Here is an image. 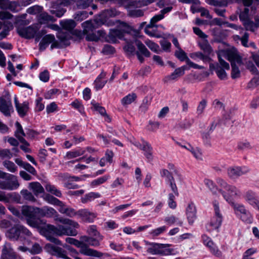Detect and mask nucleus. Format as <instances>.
I'll list each match as a JSON object with an SVG mask.
<instances>
[{"mask_svg": "<svg viewBox=\"0 0 259 259\" xmlns=\"http://www.w3.org/2000/svg\"><path fill=\"white\" fill-rule=\"evenodd\" d=\"M37 216L40 217L54 218L56 222L61 223L65 225H59L55 226L48 224L45 227V236L48 240L57 245H62V242L57 238L51 236V234L61 236L63 235L75 236L77 232L75 229L79 228L78 223L72 220L60 217L57 211L53 208L48 206L38 207Z\"/></svg>", "mask_w": 259, "mask_h": 259, "instance_id": "obj_1", "label": "nucleus"}, {"mask_svg": "<svg viewBox=\"0 0 259 259\" xmlns=\"http://www.w3.org/2000/svg\"><path fill=\"white\" fill-rule=\"evenodd\" d=\"M217 183L220 187L219 193H221L224 199L228 202V199L232 202H235L234 198H239L241 196L240 190L236 186L228 184L225 180L218 178Z\"/></svg>", "mask_w": 259, "mask_h": 259, "instance_id": "obj_2", "label": "nucleus"}, {"mask_svg": "<svg viewBox=\"0 0 259 259\" xmlns=\"http://www.w3.org/2000/svg\"><path fill=\"white\" fill-rule=\"evenodd\" d=\"M228 203L233 209L235 215L243 222L247 224L252 222L253 218L250 212L247 210L244 205L236 202H232L231 200H227Z\"/></svg>", "mask_w": 259, "mask_h": 259, "instance_id": "obj_3", "label": "nucleus"}, {"mask_svg": "<svg viewBox=\"0 0 259 259\" xmlns=\"http://www.w3.org/2000/svg\"><path fill=\"white\" fill-rule=\"evenodd\" d=\"M31 233L24 226L17 225L8 230L6 236L10 239L17 241L19 238L26 239L31 236Z\"/></svg>", "mask_w": 259, "mask_h": 259, "instance_id": "obj_4", "label": "nucleus"}, {"mask_svg": "<svg viewBox=\"0 0 259 259\" xmlns=\"http://www.w3.org/2000/svg\"><path fill=\"white\" fill-rule=\"evenodd\" d=\"M66 241L79 248V252L85 255L99 257L103 255L102 253L89 248L82 241H79L74 238L68 237L66 238Z\"/></svg>", "mask_w": 259, "mask_h": 259, "instance_id": "obj_5", "label": "nucleus"}, {"mask_svg": "<svg viewBox=\"0 0 259 259\" xmlns=\"http://www.w3.org/2000/svg\"><path fill=\"white\" fill-rule=\"evenodd\" d=\"M37 207L23 205L22 206L21 212L26 217L27 224L34 228H37L39 225V219L36 218L37 216Z\"/></svg>", "mask_w": 259, "mask_h": 259, "instance_id": "obj_6", "label": "nucleus"}, {"mask_svg": "<svg viewBox=\"0 0 259 259\" xmlns=\"http://www.w3.org/2000/svg\"><path fill=\"white\" fill-rule=\"evenodd\" d=\"M99 24L97 20H88L82 24L83 33L87 34L86 39L90 41H97L99 38L94 33H91L96 29Z\"/></svg>", "mask_w": 259, "mask_h": 259, "instance_id": "obj_7", "label": "nucleus"}, {"mask_svg": "<svg viewBox=\"0 0 259 259\" xmlns=\"http://www.w3.org/2000/svg\"><path fill=\"white\" fill-rule=\"evenodd\" d=\"M228 60L231 62L232 66V78L233 79L239 78L240 76L239 66L242 63L241 57L236 54H230L228 56Z\"/></svg>", "mask_w": 259, "mask_h": 259, "instance_id": "obj_8", "label": "nucleus"}, {"mask_svg": "<svg viewBox=\"0 0 259 259\" xmlns=\"http://www.w3.org/2000/svg\"><path fill=\"white\" fill-rule=\"evenodd\" d=\"M119 25L118 28L111 30L108 36L113 41H114L116 37L122 38L124 37V34L131 32V27L125 22H118Z\"/></svg>", "mask_w": 259, "mask_h": 259, "instance_id": "obj_9", "label": "nucleus"}, {"mask_svg": "<svg viewBox=\"0 0 259 259\" xmlns=\"http://www.w3.org/2000/svg\"><path fill=\"white\" fill-rule=\"evenodd\" d=\"M4 180H0V189L13 190L17 189L20 186L17 177L9 174Z\"/></svg>", "mask_w": 259, "mask_h": 259, "instance_id": "obj_10", "label": "nucleus"}, {"mask_svg": "<svg viewBox=\"0 0 259 259\" xmlns=\"http://www.w3.org/2000/svg\"><path fill=\"white\" fill-rule=\"evenodd\" d=\"M249 171L250 169L246 166H232L228 168L227 174L231 180H236Z\"/></svg>", "mask_w": 259, "mask_h": 259, "instance_id": "obj_11", "label": "nucleus"}, {"mask_svg": "<svg viewBox=\"0 0 259 259\" xmlns=\"http://www.w3.org/2000/svg\"><path fill=\"white\" fill-rule=\"evenodd\" d=\"M214 215L211 219L208 226L211 229H215L220 227L222 224L223 216L220 212L219 202L215 200L213 202Z\"/></svg>", "mask_w": 259, "mask_h": 259, "instance_id": "obj_12", "label": "nucleus"}, {"mask_svg": "<svg viewBox=\"0 0 259 259\" xmlns=\"http://www.w3.org/2000/svg\"><path fill=\"white\" fill-rule=\"evenodd\" d=\"M217 54L219 63L217 64L216 73L221 79H226L227 77V74L225 70H229L230 65L228 63L222 58L220 52Z\"/></svg>", "mask_w": 259, "mask_h": 259, "instance_id": "obj_13", "label": "nucleus"}, {"mask_svg": "<svg viewBox=\"0 0 259 259\" xmlns=\"http://www.w3.org/2000/svg\"><path fill=\"white\" fill-rule=\"evenodd\" d=\"M119 12L117 11L115 9L106 10L101 14L99 21H100V24H106L108 26L111 25L112 24V22L108 21L107 19L110 17H115L119 15Z\"/></svg>", "mask_w": 259, "mask_h": 259, "instance_id": "obj_14", "label": "nucleus"}, {"mask_svg": "<svg viewBox=\"0 0 259 259\" xmlns=\"http://www.w3.org/2000/svg\"><path fill=\"white\" fill-rule=\"evenodd\" d=\"M37 30L38 28L36 26H30L27 27H18L17 32L21 37L30 39L34 37Z\"/></svg>", "mask_w": 259, "mask_h": 259, "instance_id": "obj_15", "label": "nucleus"}, {"mask_svg": "<svg viewBox=\"0 0 259 259\" xmlns=\"http://www.w3.org/2000/svg\"><path fill=\"white\" fill-rule=\"evenodd\" d=\"M45 249L59 257H61L64 259H71L66 255V251L59 247L55 246L51 244H47L45 247Z\"/></svg>", "mask_w": 259, "mask_h": 259, "instance_id": "obj_16", "label": "nucleus"}, {"mask_svg": "<svg viewBox=\"0 0 259 259\" xmlns=\"http://www.w3.org/2000/svg\"><path fill=\"white\" fill-rule=\"evenodd\" d=\"M77 216L82 221L92 223L97 217V214L88 209H81L77 211Z\"/></svg>", "mask_w": 259, "mask_h": 259, "instance_id": "obj_17", "label": "nucleus"}, {"mask_svg": "<svg viewBox=\"0 0 259 259\" xmlns=\"http://www.w3.org/2000/svg\"><path fill=\"white\" fill-rule=\"evenodd\" d=\"M13 111V106L10 99H5L0 97V111L5 116H9Z\"/></svg>", "mask_w": 259, "mask_h": 259, "instance_id": "obj_18", "label": "nucleus"}, {"mask_svg": "<svg viewBox=\"0 0 259 259\" xmlns=\"http://www.w3.org/2000/svg\"><path fill=\"white\" fill-rule=\"evenodd\" d=\"M172 9V7H167L161 10L160 13L153 16L150 20L149 24H148V27H154L156 26V23L164 17V15L170 12Z\"/></svg>", "mask_w": 259, "mask_h": 259, "instance_id": "obj_19", "label": "nucleus"}, {"mask_svg": "<svg viewBox=\"0 0 259 259\" xmlns=\"http://www.w3.org/2000/svg\"><path fill=\"white\" fill-rule=\"evenodd\" d=\"M245 200L252 206H255L259 203V200L257 198L256 193L251 190L246 191L243 196Z\"/></svg>", "mask_w": 259, "mask_h": 259, "instance_id": "obj_20", "label": "nucleus"}, {"mask_svg": "<svg viewBox=\"0 0 259 259\" xmlns=\"http://www.w3.org/2000/svg\"><path fill=\"white\" fill-rule=\"evenodd\" d=\"M179 145L182 148H184L187 150L189 151L193 156L198 160H202L203 156L201 150L198 147H193L190 144H186L185 145H182L179 144Z\"/></svg>", "mask_w": 259, "mask_h": 259, "instance_id": "obj_21", "label": "nucleus"}, {"mask_svg": "<svg viewBox=\"0 0 259 259\" xmlns=\"http://www.w3.org/2000/svg\"><path fill=\"white\" fill-rule=\"evenodd\" d=\"M14 102L19 114L21 116H24L29 110V103L27 101H25L23 103L20 104L16 96L15 97Z\"/></svg>", "mask_w": 259, "mask_h": 259, "instance_id": "obj_22", "label": "nucleus"}, {"mask_svg": "<svg viewBox=\"0 0 259 259\" xmlns=\"http://www.w3.org/2000/svg\"><path fill=\"white\" fill-rule=\"evenodd\" d=\"M234 38L235 40H240L242 45L246 48L250 47L253 49H256V45L253 42H250L249 44L248 43L249 39V34L247 32H245L243 34V35L241 37L237 35H235L234 36Z\"/></svg>", "mask_w": 259, "mask_h": 259, "instance_id": "obj_23", "label": "nucleus"}, {"mask_svg": "<svg viewBox=\"0 0 259 259\" xmlns=\"http://www.w3.org/2000/svg\"><path fill=\"white\" fill-rule=\"evenodd\" d=\"M185 70V67L184 66L176 69L174 72L165 77L164 81L168 82L177 79L184 74Z\"/></svg>", "mask_w": 259, "mask_h": 259, "instance_id": "obj_24", "label": "nucleus"}, {"mask_svg": "<svg viewBox=\"0 0 259 259\" xmlns=\"http://www.w3.org/2000/svg\"><path fill=\"white\" fill-rule=\"evenodd\" d=\"M187 218L189 223H193L196 218V210L194 204L190 203L186 209Z\"/></svg>", "mask_w": 259, "mask_h": 259, "instance_id": "obj_25", "label": "nucleus"}, {"mask_svg": "<svg viewBox=\"0 0 259 259\" xmlns=\"http://www.w3.org/2000/svg\"><path fill=\"white\" fill-rule=\"evenodd\" d=\"M71 32L68 31H64L62 30L58 32L57 37L65 46L69 45V40L71 38Z\"/></svg>", "mask_w": 259, "mask_h": 259, "instance_id": "obj_26", "label": "nucleus"}, {"mask_svg": "<svg viewBox=\"0 0 259 259\" xmlns=\"http://www.w3.org/2000/svg\"><path fill=\"white\" fill-rule=\"evenodd\" d=\"M59 207V211L62 214H65L70 218L77 215V211H75L74 209L71 207H67L63 202H62V205Z\"/></svg>", "mask_w": 259, "mask_h": 259, "instance_id": "obj_27", "label": "nucleus"}, {"mask_svg": "<svg viewBox=\"0 0 259 259\" xmlns=\"http://www.w3.org/2000/svg\"><path fill=\"white\" fill-rule=\"evenodd\" d=\"M141 149L144 152V155L147 159L148 162H151L153 159L152 147L150 144L144 142Z\"/></svg>", "mask_w": 259, "mask_h": 259, "instance_id": "obj_28", "label": "nucleus"}, {"mask_svg": "<svg viewBox=\"0 0 259 259\" xmlns=\"http://www.w3.org/2000/svg\"><path fill=\"white\" fill-rule=\"evenodd\" d=\"M37 18L38 22L41 24H47L49 22H54L56 20L53 16L42 11L37 16Z\"/></svg>", "mask_w": 259, "mask_h": 259, "instance_id": "obj_29", "label": "nucleus"}, {"mask_svg": "<svg viewBox=\"0 0 259 259\" xmlns=\"http://www.w3.org/2000/svg\"><path fill=\"white\" fill-rule=\"evenodd\" d=\"M85 150L82 148H78L77 149H73L71 151H68L65 156H64L66 159H70L75 158L84 154Z\"/></svg>", "mask_w": 259, "mask_h": 259, "instance_id": "obj_30", "label": "nucleus"}, {"mask_svg": "<svg viewBox=\"0 0 259 259\" xmlns=\"http://www.w3.org/2000/svg\"><path fill=\"white\" fill-rule=\"evenodd\" d=\"M81 239L88 247L89 245L98 246L100 245V241L102 240V237L99 235L98 239H95L92 237L83 236Z\"/></svg>", "mask_w": 259, "mask_h": 259, "instance_id": "obj_31", "label": "nucleus"}, {"mask_svg": "<svg viewBox=\"0 0 259 259\" xmlns=\"http://www.w3.org/2000/svg\"><path fill=\"white\" fill-rule=\"evenodd\" d=\"M55 40V38L53 34H48L45 35L39 43V50L44 51L47 46Z\"/></svg>", "mask_w": 259, "mask_h": 259, "instance_id": "obj_32", "label": "nucleus"}, {"mask_svg": "<svg viewBox=\"0 0 259 259\" xmlns=\"http://www.w3.org/2000/svg\"><path fill=\"white\" fill-rule=\"evenodd\" d=\"M92 109L94 110L98 111L101 115L105 117V121L109 122L111 121L110 117L107 114L105 109L100 106L99 104L95 103V102H92Z\"/></svg>", "mask_w": 259, "mask_h": 259, "instance_id": "obj_33", "label": "nucleus"}, {"mask_svg": "<svg viewBox=\"0 0 259 259\" xmlns=\"http://www.w3.org/2000/svg\"><path fill=\"white\" fill-rule=\"evenodd\" d=\"M28 188L31 190L36 196L44 192V188L39 183L37 182L30 183Z\"/></svg>", "mask_w": 259, "mask_h": 259, "instance_id": "obj_34", "label": "nucleus"}, {"mask_svg": "<svg viewBox=\"0 0 259 259\" xmlns=\"http://www.w3.org/2000/svg\"><path fill=\"white\" fill-rule=\"evenodd\" d=\"M198 45L201 50L208 56L212 53V49L207 40L204 39L199 41Z\"/></svg>", "mask_w": 259, "mask_h": 259, "instance_id": "obj_35", "label": "nucleus"}, {"mask_svg": "<svg viewBox=\"0 0 259 259\" xmlns=\"http://www.w3.org/2000/svg\"><path fill=\"white\" fill-rule=\"evenodd\" d=\"M60 25L64 29L68 32L71 31L75 27L76 23L73 20H62L60 22Z\"/></svg>", "mask_w": 259, "mask_h": 259, "instance_id": "obj_36", "label": "nucleus"}, {"mask_svg": "<svg viewBox=\"0 0 259 259\" xmlns=\"http://www.w3.org/2000/svg\"><path fill=\"white\" fill-rule=\"evenodd\" d=\"M137 95L132 93L124 97L121 100V103L123 106H127L133 103L137 99Z\"/></svg>", "mask_w": 259, "mask_h": 259, "instance_id": "obj_37", "label": "nucleus"}, {"mask_svg": "<svg viewBox=\"0 0 259 259\" xmlns=\"http://www.w3.org/2000/svg\"><path fill=\"white\" fill-rule=\"evenodd\" d=\"M101 195L99 193L90 192L85 194L83 197L81 198V201L83 203H87L89 202L92 201L96 198H99Z\"/></svg>", "mask_w": 259, "mask_h": 259, "instance_id": "obj_38", "label": "nucleus"}, {"mask_svg": "<svg viewBox=\"0 0 259 259\" xmlns=\"http://www.w3.org/2000/svg\"><path fill=\"white\" fill-rule=\"evenodd\" d=\"M105 76V74L104 73H101L95 80L94 83L96 90H98L101 89L106 84L107 81L104 80Z\"/></svg>", "mask_w": 259, "mask_h": 259, "instance_id": "obj_39", "label": "nucleus"}, {"mask_svg": "<svg viewBox=\"0 0 259 259\" xmlns=\"http://www.w3.org/2000/svg\"><path fill=\"white\" fill-rule=\"evenodd\" d=\"M205 185L209 188L213 194L217 195L219 193V189L213 182L209 179H205L204 181Z\"/></svg>", "mask_w": 259, "mask_h": 259, "instance_id": "obj_40", "label": "nucleus"}, {"mask_svg": "<svg viewBox=\"0 0 259 259\" xmlns=\"http://www.w3.org/2000/svg\"><path fill=\"white\" fill-rule=\"evenodd\" d=\"M207 101L205 99H202L198 103L196 108V114L198 116H201L205 111V109L207 106Z\"/></svg>", "mask_w": 259, "mask_h": 259, "instance_id": "obj_41", "label": "nucleus"}, {"mask_svg": "<svg viewBox=\"0 0 259 259\" xmlns=\"http://www.w3.org/2000/svg\"><path fill=\"white\" fill-rule=\"evenodd\" d=\"M44 199L48 203L51 204L57 205L58 206H60L61 205H62V201L50 194L46 195L44 197Z\"/></svg>", "mask_w": 259, "mask_h": 259, "instance_id": "obj_42", "label": "nucleus"}, {"mask_svg": "<svg viewBox=\"0 0 259 259\" xmlns=\"http://www.w3.org/2000/svg\"><path fill=\"white\" fill-rule=\"evenodd\" d=\"M15 125L17 129L15 132V136L20 141L21 140V139H24V137L26 136V134L24 133L22 127L19 122L17 121L15 123Z\"/></svg>", "mask_w": 259, "mask_h": 259, "instance_id": "obj_43", "label": "nucleus"}, {"mask_svg": "<svg viewBox=\"0 0 259 259\" xmlns=\"http://www.w3.org/2000/svg\"><path fill=\"white\" fill-rule=\"evenodd\" d=\"M45 188L48 192L55 195L57 197H61L62 193L61 191L57 189V188L50 184H48L46 185Z\"/></svg>", "mask_w": 259, "mask_h": 259, "instance_id": "obj_44", "label": "nucleus"}, {"mask_svg": "<svg viewBox=\"0 0 259 259\" xmlns=\"http://www.w3.org/2000/svg\"><path fill=\"white\" fill-rule=\"evenodd\" d=\"M164 221L168 225L176 224L179 226H182L183 224L182 221L179 220L178 218L174 215H170L165 217Z\"/></svg>", "mask_w": 259, "mask_h": 259, "instance_id": "obj_45", "label": "nucleus"}, {"mask_svg": "<svg viewBox=\"0 0 259 259\" xmlns=\"http://www.w3.org/2000/svg\"><path fill=\"white\" fill-rule=\"evenodd\" d=\"M136 45L138 48L140 54H142L145 57H149L150 53L146 48V47L140 41H136Z\"/></svg>", "mask_w": 259, "mask_h": 259, "instance_id": "obj_46", "label": "nucleus"}, {"mask_svg": "<svg viewBox=\"0 0 259 259\" xmlns=\"http://www.w3.org/2000/svg\"><path fill=\"white\" fill-rule=\"evenodd\" d=\"M190 57L194 60L198 58L202 60L203 62L208 61L210 60L209 56L201 52H197L191 54L190 55Z\"/></svg>", "mask_w": 259, "mask_h": 259, "instance_id": "obj_47", "label": "nucleus"}, {"mask_svg": "<svg viewBox=\"0 0 259 259\" xmlns=\"http://www.w3.org/2000/svg\"><path fill=\"white\" fill-rule=\"evenodd\" d=\"M245 29L247 31H250L251 32H254L256 30H257V28L255 26L254 22L250 20V19L248 20H246L244 21L243 24Z\"/></svg>", "mask_w": 259, "mask_h": 259, "instance_id": "obj_48", "label": "nucleus"}, {"mask_svg": "<svg viewBox=\"0 0 259 259\" xmlns=\"http://www.w3.org/2000/svg\"><path fill=\"white\" fill-rule=\"evenodd\" d=\"M160 244L151 243L147 249V252L152 254H159Z\"/></svg>", "mask_w": 259, "mask_h": 259, "instance_id": "obj_49", "label": "nucleus"}, {"mask_svg": "<svg viewBox=\"0 0 259 259\" xmlns=\"http://www.w3.org/2000/svg\"><path fill=\"white\" fill-rule=\"evenodd\" d=\"M160 246L159 254L162 255H168L171 254L172 250L168 248V245L160 244Z\"/></svg>", "mask_w": 259, "mask_h": 259, "instance_id": "obj_50", "label": "nucleus"}, {"mask_svg": "<svg viewBox=\"0 0 259 259\" xmlns=\"http://www.w3.org/2000/svg\"><path fill=\"white\" fill-rule=\"evenodd\" d=\"M109 177V176L106 175L94 180L91 183V186L92 187H96L105 183Z\"/></svg>", "mask_w": 259, "mask_h": 259, "instance_id": "obj_51", "label": "nucleus"}, {"mask_svg": "<svg viewBox=\"0 0 259 259\" xmlns=\"http://www.w3.org/2000/svg\"><path fill=\"white\" fill-rule=\"evenodd\" d=\"M3 165L7 170L11 172H15L17 170V167L15 163L9 160H6L3 162Z\"/></svg>", "mask_w": 259, "mask_h": 259, "instance_id": "obj_52", "label": "nucleus"}, {"mask_svg": "<svg viewBox=\"0 0 259 259\" xmlns=\"http://www.w3.org/2000/svg\"><path fill=\"white\" fill-rule=\"evenodd\" d=\"M151 99L148 97H145L140 106V110L143 113H145L148 109L149 106L151 104Z\"/></svg>", "mask_w": 259, "mask_h": 259, "instance_id": "obj_53", "label": "nucleus"}, {"mask_svg": "<svg viewBox=\"0 0 259 259\" xmlns=\"http://www.w3.org/2000/svg\"><path fill=\"white\" fill-rule=\"evenodd\" d=\"M43 8L42 7L35 5L29 8L27 10V12L31 15H39L42 11Z\"/></svg>", "mask_w": 259, "mask_h": 259, "instance_id": "obj_54", "label": "nucleus"}, {"mask_svg": "<svg viewBox=\"0 0 259 259\" xmlns=\"http://www.w3.org/2000/svg\"><path fill=\"white\" fill-rule=\"evenodd\" d=\"M21 194L24 199L30 202H35L36 199L32 194L27 190H23L21 191Z\"/></svg>", "mask_w": 259, "mask_h": 259, "instance_id": "obj_55", "label": "nucleus"}, {"mask_svg": "<svg viewBox=\"0 0 259 259\" xmlns=\"http://www.w3.org/2000/svg\"><path fill=\"white\" fill-rule=\"evenodd\" d=\"M13 157V153L8 149H0V158L2 159H11Z\"/></svg>", "mask_w": 259, "mask_h": 259, "instance_id": "obj_56", "label": "nucleus"}, {"mask_svg": "<svg viewBox=\"0 0 259 259\" xmlns=\"http://www.w3.org/2000/svg\"><path fill=\"white\" fill-rule=\"evenodd\" d=\"M256 249L254 248L248 249L244 252L242 259H255L252 257V255L256 252Z\"/></svg>", "mask_w": 259, "mask_h": 259, "instance_id": "obj_57", "label": "nucleus"}, {"mask_svg": "<svg viewBox=\"0 0 259 259\" xmlns=\"http://www.w3.org/2000/svg\"><path fill=\"white\" fill-rule=\"evenodd\" d=\"M136 41L138 40L134 37L133 40H130V42H127V45L124 47V50L129 54L134 53L135 51V48L133 43L134 42H136Z\"/></svg>", "mask_w": 259, "mask_h": 259, "instance_id": "obj_58", "label": "nucleus"}, {"mask_svg": "<svg viewBox=\"0 0 259 259\" xmlns=\"http://www.w3.org/2000/svg\"><path fill=\"white\" fill-rule=\"evenodd\" d=\"M92 2V0H78L76 6L78 9H83L88 8Z\"/></svg>", "mask_w": 259, "mask_h": 259, "instance_id": "obj_59", "label": "nucleus"}, {"mask_svg": "<svg viewBox=\"0 0 259 259\" xmlns=\"http://www.w3.org/2000/svg\"><path fill=\"white\" fill-rule=\"evenodd\" d=\"M169 186H170L171 191L173 192L174 194L176 195H179V192L178 187L176 185L175 180L174 177H170V179L167 181Z\"/></svg>", "mask_w": 259, "mask_h": 259, "instance_id": "obj_60", "label": "nucleus"}, {"mask_svg": "<svg viewBox=\"0 0 259 259\" xmlns=\"http://www.w3.org/2000/svg\"><path fill=\"white\" fill-rule=\"evenodd\" d=\"M128 15L132 17H139L144 15V11L140 9H133L128 11Z\"/></svg>", "mask_w": 259, "mask_h": 259, "instance_id": "obj_61", "label": "nucleus"}, {"mask_svg": "<svg viewBox=\"0 0 259 259\" xmlns=\"http://www.w3.org/2000/svg\"><path fill=\"white\" fill-rule=\"evenodd\" d=\"M166 229V227L163 226L152 230L150 234L152 237H156L165 232Z\"/></svg>", "mask_w": 259, "mask_h": 259, "instance_id": "obj_62", "label": "nucleus"}, {"mask_svg": "<svg viewBox=\"0 0 259 259\" xmlns=\"http://www.w3.org/2000/svg\"><path fill=\"white\" fill-rule=\"evenodd\" d=\"M175 56L182 61L188 58L186 53L181 48L178 49L175 52Z\"/></svg>", "mask_w": 259, "mask_h": 259, "instance_id": "obj_63", "label": "nucleus"}, {"mask_svg": "<svg viewBox=\"0 0 259 259\" xmlns=\"http://www.w3.org/2000/svg\"><path fill=\"white\" fill-rule=\"evenodd\" d=\"M145 44L152 51L157 53L159 50L158 45L150 40H146Z\"/></svg>", "mask_w": 259, "mask_h": 259, "instance_id": "obj_64", "label": "nucleus"}]
</instances>
